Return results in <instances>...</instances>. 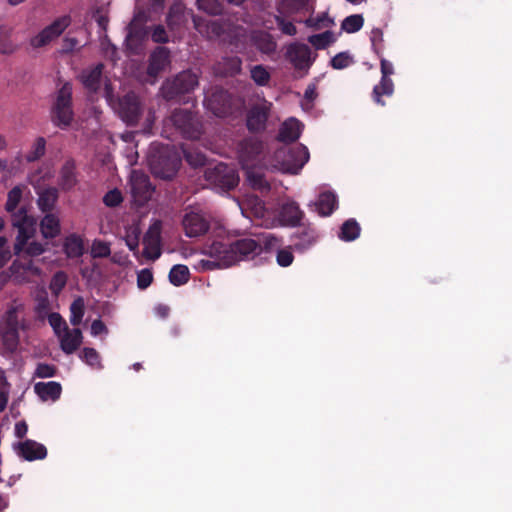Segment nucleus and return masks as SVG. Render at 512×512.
<instances>
[{"mask_svg": "<svg viewBox=\"0 0 512 512\" xmlns=\"http://www.w3.org/2000/svg\"><path fill=\"white\" fill-rule=\"evenodd\" d=\"M260 253L261 245L252 238H242L231 243L214 241L206 249V254L212 259H202L199 264L203 270L226 268Z\"/></svg>", "mask_w": 512, "mask_h": 512, "instance_id": "nucleus-1", "label": "nucleus"}, {"mask_svg": "<svg viewBox=\"0 0 512 512\" xmlns=\"http://www.w3.org/2000/svg\"><path fill=\"white\" fill-rule=\"evenodd\" d=\"M13 226L18 229L14 244L15 254L25 253L28 256H39L45 251V246L37 241L29 242L36 232V220L24 210L13 215Z\"/></svg>", "mask_w": 512, "mask_h": 512, "instance_id": "nucleus-2", "label": "nucleus"}, {"mask_svg": "<svg viewBox=\"0 0 512 512\" xmlns=\"http://www.w3.org/2000/svg\"><path fill=\"white\" fill-rule=\"evenodd\" d=\"M22 313L23 304L15 300L0 322L1 339L8 351L15 350L18 345L19 329L22 327Z\"/></svg>", "mask_w": 512, "mask_h": 512, "instance_id": "nucleus-3", "label": "nucleus"}, {"mask_svg": "<svg viewBox=\"0 0 512 512\" xmlns=\"http://www.w3.org/2000/svg\"><path fill=\"white\" fill-rule=\"evenodd\" d=\"M198 76L191 70H184L166 79L161 86V95L167 101H180L181 97L194 91L198 86Z\"/></svg>", "mask_w": 512, "mask_h": 512, "instance_id": "nucleus-4", "label": "nucleus"}, {"mask_svg": "<svg viewBox=\"0 0 512 512\" xmlns=\"http://www.w3.org/2000/svg\"><path fill=\"white\" fill-rule=\"evenodd\" d=\"M162 222L161 220H154L149 226L148 230L143 236L142 245L143 250L140 254L138 250V241L132 242L130 241V251L134 253V255L139 258V256L145 258L146 260L155 261L162 254Z\"/></svg>", "mask_w": 512, "mask_h": 512, "instance_id": "nucleus-5", "label": "nucleus"}, {"mask_svg": "<svg viewBox=\"0 0 512 512\" xmlns=\"http://www.w3.org/2000/svg\"><path fill=\"white\" fill-rule=\"evenodd\" d=\"M205 179L215 187L225 191L234 189L239 183L236 169L225 163H218L205 170Z\"/></svg>", "mask_w": 512, "mask_h": 512, "instance_id": "nucleus-6", "label": "nucleus"}, {"mask_svg": "<svg viewBox=\"0 0 512 512\" xmlns=\"http://www.w3.org/2000/svg\"><path fill=\"white\" fill-rule=\"evenodd\" d=\"M170 121L184 138L195 140L201 136V123L196 115L187 109H175Z\"/></svg>", "mask_w": 512, "mask_h": 512, "instance_id": "nucleus-7", "label": "nucleus"}, {"mask_svg": "<svg viewBox=\"0 0 512 512\" xmlns=\"http://www.w3.org/2000/svg\"><path fill=\"white\" fill-rule=\"evenodd\" d=\"M127 92L122 81L115 79L105 83V97L116 114L124 121H128Z\"/></svg>", "mask_w": 512, "mask_h": 512, "instance_id": "nucleus-8", "label": "nucleus"}, {"mask_svg": "<svg viewBox=\"0 0 512 512\" xmlns=\"http://www.w3.org/2000/svg\"><path fill=\"white\" fill-rule=\"evenodd\" d=\"M153 192L154 187L147 174L137 170L130 171V196L136 206H144L151 199Z\"/></svg>", "mask_w": 512, "mask_h": 512, "instance_id": "nucleus-9", "label": "nucleus"}, {"mask_svg": "<svg viewBox=\"0 0 512 512\" xmlns=\"http://www.w3.org/2000/svg\"><path fill=\"white\" fill-rule=\"evenodd\" d=\"M72 87L65 83L58 91L53 107V121L60 127H67L73 118L71 109Z\"/></svg>", "mask_w": 512, "mask_h": 512, "instance_id": "nucleus-10", "label": "nucleus"}, {"mask_svg": "<svg viewBox=\"0 0 512 512\" xmlns=\"http://www.w3.org/2000/svg\"><path fill=\"white\" fill-rule=\"evenodd\" d=\"M275 159L287 170L301 169L309 160V151L303 144L285 146L275 152Z\"/></svg>", "mask_w": 512, "mask_h": 512, "instance_id": "nucleus-11", "label": "nucleus"}, {"mask_svg": "<svg viewBox=\"0 0 512 512\" xmlns=\"http://www.w3.org/2000/svg\"><path fill=\"white\" fill-rule=\"evenodd\" d=\"M204 105L215 116L226 117L232 112L231 94L221 87H212L204 99Z\"/></svg>", "mask_w": 512, "mask_h": 512, "instance_id": "nucleus-12", "label": "nucleus"}, {"mask_svg": "<svg viewBox=\"0 0 512 512\" xmlns=\"http://www.w3.org/2000/svg\"><path fill=\"white\" fill-rule=\"evenodd\" d=\"M264 143L255 136H249L238 144V158L243 169L253 168L263 153Z\"/></svg>", "mask_w": 512, "mask_h": 512, "instance_id": "nucleus-13", "label": "nucleus"}, {"mask_svg": "<svg viewBox=\"0 0 512 512\" xmlns=\"http://www.w3.org/2000/svg\"><path fill=\"white\" fill-rule=\"evenodd\" d=\"M71 24L69 15H62L56 18L50 25L42 29L37 35L31 38L30 44L33 48H40L48 45L58 38Z\"/></svg>", "mask_w": 512, "mask_h": 512, "instance_id": "nucleus-14", "label": "nucleus"}, {"mask_svg": "<svg viewBox=\"0 0 512 512\" xmlns=\"http://www.w3.org/2000/svg\"><path fill=\"white\" fill-rule=\"evenodd\" d=\"M71 24L69 15H62L56 18L50 25L42 29L37 35L31 38L30 44L33 48H40L48 45L58 38Z\"/></svg>", "mask_w": 512, "mask_h": 512, "instance_id": "nucleus-15", "label": "nucleus"}, {"mask_svg": "<svg viewBox=\"0 0 512 512\" xmlns=\"http://www.w3.org/2000/svg\"><path fill=\"white\" fill-rule=\"evenodd\" d=\"M381 80L379 84L375 85L372 91V99L378 105L384 106L385 102L382 100L383 96H392L394 93V83L390 76L394 73V68L391 62L381 57L380 59Z\"/></svg>", "mask_w": 512, "mask_h": 512, "instance_id": "nucleus-16", "label": "nucleus"}, {"mask_svg": "<svg viewBox=\"0 0 512 512\" xmlns=\"http://www.w3.org/2000/svg\"><path fill=\"white\" fill-rule=\"evenodd\" d=\"M276 12L292 17L295 22H302L296 18L297 15L312 14L314 6L310 0H277L275 3Z\"/></svg>", "mask_w": 512, "mask_h": 512, "instance_id": "nucleus-17", "label": "nucleus"}, {"mask_svg": "<svg viewBox=\"0 0 512 512\" xmlns=\"http://www.w3.org/2000/svg\"><path fill=\"white\" fill-rule=\"evenodd\" d=\"M182 226L187 237L196 238L208 232L210 222L202 213L190 211L183 216Z\"/></svg>", "mask_w": 512, "mask_h": 512, "instance_id": "nucleus-18", "label": "nucleus"}, {"mask_svg": "<svg viewBox=\"0 0 512 512\" xmlns=\"http://www.w3.org/2000/svg\"><path fill=\"white\" fill-rule=\"evenodd\" d=\"M285 57L296 70L307 71L313 63L311 49L304 43H292L287 47Z\"/></svg>", "mask_w": 512, "mask_h": 512, "instance_id": "nucleus-19", "label": "nucleus"}, {"mask_svg": "<svg viewBox=\"0 0 512 512\" xmlns=\"http://www.w3.org/2000/svg\"><path fill=\"white\" fill-rule=\"evenodd\" d=\"M189 17H194L192 11H188L184 4L180 1H175L169 8L166 16V23L170 31L176 32L181 30L188 22ZM195 27L198 29V23L193 18Z\"/></svg>", "mask_w": 512, "mask_h": 512, "instance_id": "nucleus-20", "label": "nucleus"}, {"mask_svg": "<svg viewBox=\"0 0 512 512\" xmlns=\"http://www.w3.org/2000/svg\"><path fill=\"white\" fill-rule=\"evenodd\" d=\"M318 239L316 228L311 224H299L298 229L291 236L292 246L298 252L311 248Z\"/></svg>", "mask_w": 512, "mask_h": 512, "instance_id": "nucleus-21", "label": "nucleus"}, {"mask_svg": "<svg viewBox=\"0 0 512 512\" xmlns=\"http://www.w3.org/2000/svg\"><path fill=\"white\" fill-rule=\"evenodd\" d=\"M10 277L16 283H25L30 281L34 276H39L41 271L36 267L32 260L20 258L15 260L9 268Z\"/></svg>", "mask_w": 512, "mask_h": 512, "instance_id": "nucleus-22", "label": "nucleus"}, {"mask_svg": "<svg viewBox=\"0 0 512 512\" xmlns=\"http://www.w3.org/2000/svg\"><path fill=\"white\" fill-rule=\"evenodd\" d=\"M149 18V12L136 10L132 20H130V54L132 53V41H145L148 39L150 28L145 23Z\"/></svg>", "mask_w": 512, "mask_h": 512, "instance_id": "nucleus-23", "label": "nucleus"}, {"mask_svg": "<svg viewBox=\"0 0 512 512\" xmlns=\"http://www.w3.org/2000/svg\"><path fill=\"white\" fill-rule=\"evenodd\" d=\"M270 107L266 103L254 105L246 117V126L250 132H261L266 128Z\"/></svg>", "mask_w": 512, "mask_h": 512, "instance_id": "nucleus-24", "label": "nucleus"}, {"mask_svg": "<svg viewBox=\"0 0 512 512\" xmlns=\"http://www.w3.org/2000/svg\"><path fill=\"white\" fill-rule=\"evenodd\" d=\"M170 63V52L164 46H158L152 52L149 58L147 74L150 77H157L158 74L165 69Z\"/></svg>", "mask_w": 512, "mask_h": 512, "instance_id": "nucleus-25", "label": "nucleus"}, {"mask_svg": "<svg viewBox=\"0 0 512 512\" xmlns=\"http://www.w3.org/2000/svg\"><path fill=\"white\" fill-rule=\"evenodd\" d=\"M179 164L180 160L176 157L168 161L162 155L158 159L155 157L150 159L152 171L162 179H171L176 174Z\"/></svg>", "mask_w": 512, "mask_h": 512, "instance_id": "nucleus-26", "label": "nucleus"}, {"mask_svg": "<svg viewBox=\"0 0 512 512\" xmlns=\"http://www.w3.org/2000/svg\"><path fill=\"white\" fill-rule=\"evenodd\" d=\"M304 217V212L295 201L282 204L279 211V219L285 226L296 227Z\"/></svg>", "mask_w": 512, "mask_h": 512, "instance_id": "nucleus-27", "label": "nucleus"}, {"mask_svg": "<svg viewBox=\"0 0 512 512\" xmlns=\"http://www.w3.org/2000/svg\"><path fill=\"white\" fill-rule=\"evenodd\" d=\"M103 64L98 63L84 69L78 76L83 86L91 92H96L100 88L102 81Z\"/></svg>", "mask_w": 512, "mask_h": 512, "instance_id": "nucleus-28", "label": "nucleus"}, {"mask_svg": "<svg viewBox=\"0 0 512 512\" xmlns=\"http://www.w3.org/2000/svg\"><path fill=\"white\" fill-rule=\"evenodd\" d=\"M60 347L66 354H72L75 352L82 343L83 336L82 332L78 328L69 329L67 328L58 336Z\"/></svg>", "mask_w": 512, "mask_h": 512, "instance_id": "nucleus-29", "label": "nucleus"}, {"mask_svg": "<svg viewBox=\"0 0 512 512\" xmlns=\"http://www.w3.org/2000/svg\"><path fill=\"white\" fill-rule=\"evenodd\" d=\"M301 126L300 121L295 118H289L281 125L277 139L286 144L297 141L301 135Z\"/></svg>", "mask_w": 512, "mask_h": 512, "instance_id": "nucleus-30", "label": "nucleus"}, {"mask_svg": "<svg viewBox=\"0 0 512 512\" xmlns=\"http://www.w3.org/2000/svg\"><path fill=\"white\" fill-rule=\"evenodd\" d=\"M17 452L28 461L44 459L47 455L45 446L32 440H26L19 443L17 446Z\"/></svg>", "mask_w": 512, "mask_h": 512, "instance_id": "nucleus-31", "label": "nucleus"}, {"mask_svg": "<svg viewBox=\"0 0 512 512\" xmlns=\"http://www.w3.org/2000/svg\"><path fill=\"white\" fill-rule=\"evenodd\" d=\"M250 40L252 44L263 54H272L276 51L277 43L273 36L266 31H253Z\"/></svg>", "mask_w": 512, "mask_h": 512, "instance_id": "nucleus-32", "label": "nucleus"}, {"mask_svg": "<svg viewBox=\"0 0 512 512\" xmlns=\"http://www.w3.org/2000/svg\"><path fill=\"white\" fill-rule=\"evenodd\" d=\"M216 70L225 77H232L239 74L242 70V60L238 56L223 57L218 63Z\"/></svg>", "mask_w": 512, "mask_h": 512, "instance_id": "nucleus-33", "label": "nucleus"}, {"mask_svg": "<svg viewBox=\"0 0 512 512\" xmlns=\"http://www.w3.org/2000/svg\"><path fill=\"white\" fill-rule=\"evenodd\" d=\"M337 207V197L330 191L323 192L315 202L317 213L322 216H330Z\"/></svg>", "mask_w": 512, "mask_h": 512, "instance_id": "nucleus-34", "label": "nucleus"}, {"mask_svg": "<svg viewBox=\"0 0 512 512\" xmlns=\"http://www.w3.org/2000/svg\"><path fill=\"white\" fill-rule=\"evenodd\" d=\"M181 149L186 162L192 167L197 168L206 164V155L194 144H183Z\"/></svg>", "mask_w": 512, "mask_h": 512, "instance_id": "nucleus-35", "label": "nucleus"}, {"mask_svg": "<svg viewBox=\"0 0 512 512\" xmlns=\"http://www.w3.org/2000/svg\"><path fill=\"white\" fill-rule=\"evenodd\" d=\"M34 389L37 395L44 401H55L60 397L62 390L61 385L54 381L47 383H37Z\"/></svg>", "mask_w": 512, "mask_h": 512, "instance_id": "nucleus-36", "label": "nucleus"}, {"mask_svg": "<svg viewBox=\"0 0 512 512\" xmlns=\"http://www.w3.org/2000/svg\"><path fill=\"white\" fill-rule=\"evenodd\" d=\"M41 234L46 239H52L60 234V221L54 214H47L40 222Z\"/></svg>", "mask_w": 512, "mask_h": 512, "instance_id": "nucleus-37", "label": "nucleus"}, {"mask_svg": "<svg viewBox=\"0 0 512 512\" xmlns=\"http://www.w3.org/2000/svg\"><path fill=\"white\" fill-rule=\"evenodd\" d=\"M246 170L247 181L249 185L254 189L259 191L261 194H267L271 187L269 182L265 179L264 174L255 171L253 168H248Z\"/></svg>", "mask_w": 512, "mask_h": 512, "instance_id": "nucleus-38", "label": "nucleus"}, {"mask_svg": "<svg viewBox=\"0 0 512 512\" xmlns=\"http://www.w3.org/2000/svg\"><path fill=\"white\" fill-rule=\"evenodd\" d=\"M80 359L91 369L100 371L103 369L102 358L94 348L85 347L79 354Z\"/></svg>", "mask_w": 512, "mask_h": 512, "instance_id": "nucleus-39", "label": "nucleus"}, {"mask_svg": "<svg viewBox=\"0 0 512 512\" xmlns=\"http://www.w3.org/2000/svg\"><path fill=\"white\" fill-rule=\"evenodd\" d=\"M360 231L361 228L358 222L351 218L342 224L339 232V238L343 241L350 242L359 237Z\"/></svg>", "mask_w": 512, "mask_h": 512, "instance_id": "nucleus-40", "label": "nucleus"}, {"mask_svg": "<svg viewBox=\"0 0 512 512\" xmlns=\"http://www.w3.org/2000/svg\"><path fill=\"white\" fill-rule=\"evenodd\" d=\"M58 199V192L55 188H47L39 192L38 206L43 212L50 211L54 208Z\"/></svg>", "mask_w": 512, "mask_h": 512, "instance_id": "nucleus-41", "label": "nucleus"}, {"mask_svg": "<svg viewBox=\"0 0 512 512\" xmlns=\"http://www.w3.org/2000/svg\"><path fill=\"white\" fill-rule=\"evenodd\" d=\"M25 190V186H15L8 193L5 208L9 213H11L12 217L15 213H18L20 210H24L27 213V211L24 208H20L18 211H16V208L19 205Z\"/></svg>", "mask_w": 512, "mask_h": 512, "instance_id": "nucleus-42", "label": "nucleus"}, {"mask_svg": "<svg viewBox=\"0 0 512 512\" xmlns=\"http://www.w3.org/2000/svg\"><path fill=\"white\" fill-rule=\"evenodd\" d=\"M190 272L186 265H174L169 272V281L174 286H181L189 281Z\"/></svg>", "mask_w": 512, "mask_h": 512, "instance_id": "nucleus-43", "label": "nucleus"}, {"mask_svg": "<svg viewBox=\"0 0 512 512\" xmlns=\"http://www.w3.org/2000/svg\"><path fill=\"white\" fill-rule=\"evenodd\" d=\"M64 250L68 257L76 258L83 253L82 239L76 235H71L64 242Z\"/></svg>", "mask_w": 512, "mask_h": 512, "instance_id": "nucleus-44", "label": "nucleus"}, {"mask_svg": "<svg viewBox=\"0 0 512 512\" xmlns=\"http://www.w3.org/2000/svg\"><path fill=\"white\" fill-rule=\"evenodd\" d=\"M274 19L277 23L278 29L284 35L294 36L297 34V28L294 25L292 17H287L286 15L277 12L274 15Z\"/></svg>", "mask_w": 512, "mask_h": 512, "instance_id": "nucleus-45", "label": "nucleus"}, {"mask_svg": "<svg viewBox=\"0 0 512 512\" xmlns=\"http://www.w3.org/2000/svg\"><path fill=\"white\" fill-rule=\"evenodd\" d=\"M84 311L85 303L83 298H76L70 306V322L72 325L77 326L81 323Z\"/></svg>", "mask_w": 512, "mask_h": 512, "instance_id": "nucleus-46", "label": "nucleus"}, {"mask_svg": "<svg viewBox=\"0 0 512 512\" xmlns=\"http://www.w3.org/2000/svg\"><path fill=\"white\" fill-rule=\"evenodd\" d=\"M364 24V18L360 14H353L347 16L342 22V29L347 33L358 32Z\"/></svg>", "mask_w": 512, "mask_h": 512, "instance_id": "nucleus-47", "label": "nucleus"}, {"mask_svg": "<svg viewBox=\"0 0 512 512\" xmlns=\"http://www.w3.org/2000/svg\"><path fill=\"white\" fill-rule=\"evenodd\" d=\"M252 80L258 86H266L270 81V73L263 65H255L250 70Z\"/></svg>", "mask_w": 512, "mask_h": 512, "instance_id": "nucleus-48", "label": "nucleus"}, {"mask_svg": "<svg viewBox=\"0 0 512 512\" xmlns=\"http://www.w3.org/2000/svg\"><path fill=\"white\" fill-rule=\"evenodd\" d=\"M46 141L43 137H38L32 144L30 151L26 155L29 162L36 161L45 154Z\"/></svg>", "mask_w": 512, "mask_h": 512, "instance_id": "nucleus-49", "label": "nucleus"}, {"mask_svg": "<svg viewBox=\"0 0 512 512\" xmlns=\"http://www.w3.org/2000/svg\"><path fill=\"white\" fill-rule=\"evenodd\" d=\"M309 43H311L316 49H325L333 42V35L330 31H325L320 34L311 35L308 38Z\"/></svg>", "mask_w": 512, "mask_h": 512, "instance_id": "nucleus-50", "label": "nucleus"}, {"mask_svg": "<svg viewBox=\"0 0 512 512\" xmlns=\"http://www.w3.org/2000/svg\"><path fill=\"white\" fill-rule=\"evenodd\" d=\"M11 29L0 26V52L11 53L15 50L14 44L10 41Z\"/></svg>", "mask_w": 512, "mask_h": 512, "instance_id": "nucleus-51", "label": "nucleus"}, {"mask_svg": "<svg viewBox=\"0 0 512 512\" xmlns=\"http://www.w3.org/2000/svg\"><path fill=\"white\" fill-rule=\"evenodd\" d=\"M261 245V252L264 250L266 252L272 251L273 249L280 248V241L277 237L273 236L271 233H265L262 237L257 241Z\"/></svg>", "mask_w": 512, "mask_h": 512, "instance_id": "nucleus-52", "label": "nucleus"}, {"mask_svg": "<svg viewBox=\"0 0 512 512\" xmlns=\"http://www.w3.org/2000/svg\"><path fill=\"white\" fill-rule=\"evenodd\" d=\"M370 41L372 45L373 51L381 57L382 50H383V31L380 28H374L371 31L370 35Z\"/></svg>", "mask_w": 512, "mask_h": 512, "instance_id": "nucleus-53", "label": "nucleus"}, {"mask_svg": "<svg viewBox=\"0 0 512 512\" xmlns=\"http://www.w3.org/2000/svg\"><path fill=\"white\" fill-rule=\"evenodd\" d=\"M197 5L200 10L211 15H218L222 12V7L218 0H197Z\"/></svg>", "mask_w": 512, "mask_h": 512, "instance_id": "nucleus-54", "label": "nucleus"}, {"mask_svg": "<svg viewBox=\"0 0 512 512\" xmlns=\"http://www.w3.org/2000/svg\"><path fill=\"white\" fill-rule=\"evenodd\" d=\"M353 62L348 52H340L331 59V66L334 69L340 70L347 68Z\"/></svg>", "mask_w": 512, "mask_h": 512, "instance_id": "nucleus-55", "label": "nucleus"}, {"mask_svg": "<svg viewBox=\"0 0 512 512\" xmlns=\"http://www.w3.org/2000/svg\"><path fill=\"white\" fill-rule=\"evenodd\" d=\"M294 255L292 253L291 247L288 248H279L276 254L277 264L281 267H288L293 263Z\"/></svg>", "mask_w": 512, "mask_h": 512, "instance_id": "nucleus-56", "label": "nucleus"}, {"mask_svg": "<svg viewBox=\"0 0 512 512\" xmlns=\"http://www.w3.org/2000/svg\"><path fill=\"white\" fill-rule=\"evenodd\" d=\"M153 282V273L149 268L137 272V286L140 290L148 288Z\"/></svg>", "mask_w": 512, "mask_h": 512, "instance_id": "nucleus-57", "label": "nucleus"}, {"mask_svg": "<svg viewBox=\"0 0 512 512\" xmlns=\"http://www.w3.org/2000/svg\"><path fill=\"white\" fill-rule=\"evenodd\" d=\"M48 321L56 336L68 328L66 322L58 313L49 314Z\"/></svg>", "mask_w": 512, "mask_h": 512, "instance_id": "nucleus-58", "label": "nucleus"}, {"mask_svg": "<svg viewBox=\"0 0 512 512\" xmlns=\"http://www.w3.org/2000/svg\"><path fill=\"white\" fill-rule=\"evenodd\" d=\"M151 39L158 44H166L169 42V36L163 25H155L150 31Z\"/></svg>", "mask_w": 512, "mask_h": 512, "instance_id": "nucleus-59", "label": "nucleus"}, {"mask_svg": "<svg viewBox=\"0 0 512 512\" xmlns=\"http://www.w3.org/2000/svg\"><path fill=\"white\" fill-rule=\"evenodd\" d=\"M67 282V276L64 272H57L50 283V289L53 294L58 295Z\"/></svg>", "mask_w": 512, "mask_h": 512, "instance_id": "nucleus-60", "label": "nucleus"}, {"mask_svg": "<svg viewBox=\"0 0 512 512\" xmlns=\"http://www.w3.org/2000/svg\"><path fill=\"white\" fill-rule=\"evenodd\" d=\"M140 114V103L134 93L130 91V127L136 125Z\"/></svg>", "mask_w": 512, "mask_h": 512, "instance_id": "nucleus-61", "label": "nucleus"}, {"mask_svg": "<svg viewBox=\"0 0 512 512\" xmlns=\"http://www.w3.org/2000/svg\"><path fill=\"white\" fill-rule=\"evenodd\" d=\"M9 387L6 377L0 372V412L3 411L8 402Z\"/></svg>", "mask_w": 512, "mask_h": 512, "instance_id": "nucleus-62", "label": "nucleus"}, {"mask_svg": "<svg viewBox=\"0 0 512 512\" xmlns=\"http://www.w3.org/2000/svg\"><path fill=\"white\" fill-rule=\"evenodd\" d=\"M110 253V248L107 243L102 241H95L91 247V255L93 257H105Z\"/></svg>", "mask_w": 512, "mask_h": 512, "instance_id": "nucleus-63", "label": "nucleus"}, {"mask_svg": "<svg viewBox=\"0 0 512 512\" xmlns=\"http://www.w3.org/2000/svg\"><path fill=\"white\" fill-rule=\"evenodd\" d=\"M123 201V197L119 190L114 189L109 191L104 196V203L109 207H115Z\"/></svg>", "mask_w": 512, "mask_h": 512, "instance_id": "nucleus-64", "label": "nucleus"}]
</instances>
